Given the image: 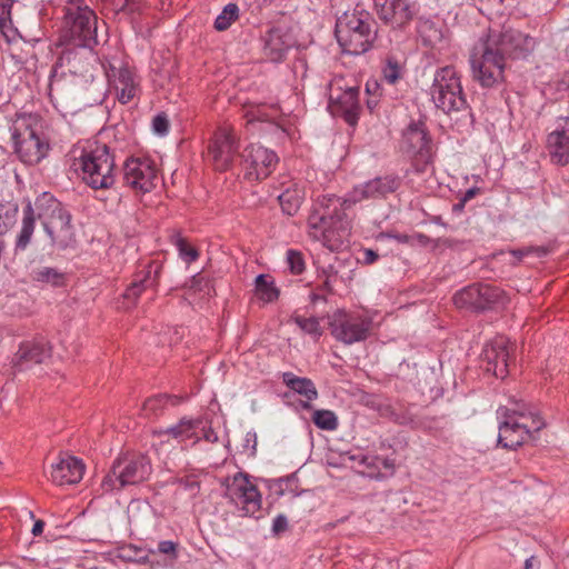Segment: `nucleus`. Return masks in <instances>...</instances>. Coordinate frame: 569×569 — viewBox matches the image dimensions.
I'll use <instances>...</instances> for the list:
<instances>
[{
  "label": "nucleus",
  "instance_id": "cd10ccee",
  "mask_svg": "<svg viewBox=\"0 0 569 569\" xmlns=\"http://www.w3.org/2000/svg\"><path fill=\"white\" fill-rule=\"evenodd\" d=\"M253 486L254 485L250 482L248 475L238 472L233 476L231 482L227 485L224 495L234 506L238 507L241 496L246 495L249 488H252Z\"/></svg>",
  "mask_w": 569,
  "mask_h": 569
},
{
  "label": "nucleus",
  "instance_id": "680f3d73",
  "mask_svg": "<svg viewBox=\"0 0 569 569\" xmlns=\"http://www.w3.org/2000/svg\"><path fill=\"white\" fill-rule=\"evenodd\" d=\"M525 569H539V561L536 557H530L525 562Z\"/></svg>",
  "mask_w": 569,
  "mask_h": 569
},
{
  "label": "nucleus",
  "instance_id": "4c0bfd02",
  "mask_svg": "<svg viewBox=\"0 0 569 569\" xmlns=\"http://www.w3.org/2000/svg\"><path fill=\"white\" fill-rule=\"evenodd\" d=\"M313 423L322 430H335L338 427L337 416L330 410H316L312 415Z\"/></svg>",
  "mask_w": 569,
  "mask_h": 569
},
{
  "label": "nucleus",
  "instance_id": "7c9ffc66",
  "mask_svg": "<svg viewBox=\"0 0 569 569\" xmlns=\"http://www.w3.org/2000/svg\"><path fill=\"white\" fill-rule=\"evenodd\" d=\"M200 425V421L182 418L177 425L169 427L164 430H160L159 435H169L180 441L190 439L194 436L196 429Z\"/></svg>",
  "mask_w": 569,
  "mask_h": 569
},
{
  "label": "nucleus",
  "instance_id": "dca6fc26",
  "mask_svg": "<svg viewBox=\"0 0 569 569\" xmlns=\"http://www.w3.org/2000/svg\"><path fill=\"white\" fill-rule=\"evenodd\" d=\"M162 271V264L158 261L149 262L144 269L134 274L133 281L122 295L123 308H131L137 305L141 293L148 289H156L159 277Z\"/></svg>",
  "mask_w": 569,
  "mask_h": 569
},
{
  "label": "nucleus",
  "instance_id": "f257e3e1",
  "mask_svg": "<svg viewBox=\"0 0 569 569\" xmlns=\"http://www.w3.org/2000/svg\"><path fill=\"white\" fill-rule=\"evenodd\" d=\"M536 39L519 30H489L481 37L470 54L472 77L485 88H492L505 80L507 58H527L536 48Z\"/></svg>",
  "mask_w": 569,
  "mask_h": 569
},
{
  "label": "nucleus",
  "instance_id": "58836bf2",
  "mask_svg": "<svg viewBox=\"0 0 569 569\" xmlns=\"http://www.w3.org/2000/svg\"><path fill=\"white\" fill-rule=\"evenodd\" d=\"M402 66L395 57H388L382 68L383 79L389 84H395L402 77Z\"/></svg>",
  "mask_w": 569,
  "mask_h": 569
},
{
  "label": "nucleus",
  "instance_id": "a18cd8bd",
  "mask_svg": "<svg viewBox=\"0 0 569 569\" xmlns=\"http://www.w3.org/2000/svg\"><path fill=\"white\" fill-rule=\"evenodd\" d=\"M178 251L180 257L187 262L190 263L198 258V251L190 247L186 239L179 237L176 241Z\"/></svg>",
  "mask_w": 569,
  "mask_h": 569
},
{
  "label": "nucleus",
  "instance_id": "72a5a7b5",
  "mask_svg": "<svg viewBox=\"0 0 569 569\" xmlns=\"http://www.w3.org/2000/svg\"><path fill=\"white\" fill-rule=\"evenodd\" d=\"M480 283L468 286L453 296V303L460 309L476 310L477 299L479 298Z\"/></svg>",
  "mask_w": 569,
  "mask_h": 569
},
{
  "label": "nucleus",
  "instance_id": "ddd939ff",
  "mask_svg": "<svg viewBox=\"0 0 569 569\" xmlns=\"http://www.w3.org/2000/svg\"><path fill=\"white\" fill-rule=\"evenodd\" d=\"M157 169L149 159L130 158L123 164L124 183L142 193L150 192L157 183Z\"/></svg>",
  "mask_w": 569,
  "mask_h": 569
},
{
  "label": "nucleus",
  "instance_id": "c03bdc74",
  "mask_svg": "<svg viewBox=\"0 0 569 569\" xmlns=\"http://www.w3.org/2000/svg\"><path fill=\"white\" fill-rule=\"evenodd\" d=\"M287 262H288L290 271L293 274H300L303 272L305 260H303L302 254L299 251L288 250L287 251Z\"/></svg>",
  "mask_w": 569,
  "mask_h": 569
},
{
  "label": "nucleus",
  "instance_id": "0eeeda50",
  "mask_svg": "<svg viewBox=\"0 0 569 569\" xmlns=\"http://www.w3.org/2000/svg\"><path fill=\"white\" fill-rule=\"evenodd\" d=\"M82 180L92 189H110L116 182L114 157L98 141L88 142L79 156Z\"/></svg>",
  "mask_w": 569,
  "mask_h": 569
},
{
  "label": "nucleus",
  "instance_id": "4be33fe9",
  "mask_svg": "<svg viewBox=\"0 0 569 569\" xmlns=\"http://www.w3.org/2000/svg\"><path fill=\"white\" fill-rule=\"evenodd\" d=\"M84 472V465L76 457L61 458L51 467V480L58 486L78 483Z\"/></svg>",
  "mask_w": 569,
  "mask_h": 569
},
{
  "label": "nucleus",
  "instance_id": "6e6552de",
  "mask_svg": "<svg viewBox=\"0 0 569 569\" xmlns=\"http://www.w3.org/2000/svg\"><path fill=\"white\" fill-rule=\"evenodd\" d=\"M152 472L150 459L144 455L127 456L117 459L104 476L101 488L104 492L136 486L149 479Z\"/></svg>",
  "mask_w": 569,
  "mask_h": 569
},
{
  "label": "nucleus",
  "instance_id": "09e8293b",
  "mask_svg": "<svg viewBox=\"0 0 569 569\" xmlns=\"http://www.w3.org/2000/svg\"><path fill=\"white\" fill-rule=\"evenodd\" d=\"M244 117L249 123H253L254 121L268 122L270 120V117L267 114L263 107H256L248 110Z\"/></svg>",
  "mask_w": 569,
  "mask_h": 569
},
{
  "label": "nucleus",
  "instance_id": "774afa93",
  "mask_svg": "<svg viewBox=\"0 0 569 569\" xmlns=\"http://www.w3.org/2000/svg\"><path fill=\"white\" fill-rule=\"evenodd\" d=\"M206 439L210 442H214L218 440L217 435L213 431H209L204 435Z\"/></svg>",
  "mask_w": 569,
  "mask_h": 569
},
{
  "label": "nucleus",
  "instance_id": "338daca9",
  "mask_svg": "<svg viewBox=\"0 0 569 569\" xmlns=\"http://www.w3.org/2000/svg\"><path fill=\"white\" fill-rule=\"evenodd\" d=\"M378 104V100H377V97H372V98H369L367 100V107L368 109H370L371 111L377 107Z\"/></svg>",
  "mask_w": 569,
  "mask_h": 569
},
{
  "label": "nucleus",
  "instance_id": "4d7b16f0",
  "mask_svg": "<svg viewBox=\"0 0 569 569\" xmlns=\"http://www.w3.org/2000/svg\"><path fill=\"white\" fill-rule=\"evenodd\" d=\"M529 252H536L538 257H543L548 253L547 249L545 248H536V249H525V250H516L512 253L517 256L519 259H521L523 256L528 254Z\"/></svg>",
  "mask_w": 569,
  "mask_h": 569
},
{
  "label": "nucleus",
  "instance_id": "603ef678",
  "mask_svg": "<svg viewBox=\"0 0 569 569\" xmlns=\"http://www.w3.org/2000/svg\"><path fill=\"white\" fill-rule=\"evenodd\" d=\"M288 529V519L284 515H278L272 522V532L280 535Z\"/></svg>",
  "mask_w": 569,
  "mask_h": 569
},
{
  "label": "nucleus",
  "instance_id": "ea45409f",
  "mask_svg": "<svg viewBox=\"0 0 569 569\" xmlns=\"http://www.w3.org/2000/svg\"><path fill=\"white\" fill-rule=\"evenodd\" d=\"M282 211L288 216H293L301 206V197L297 193L284 191L278 197Z\"/></svg>",
  "mask_w": 569,
  "mask_h": 569
},
{
  "label": "nucleus",
  "instance_id": "37998d69",
  "mask_svg": "<svg viewBox=\"0 0 569 569\" xmlns=\"http://www.w3.org/2000/svg\"><path fill=\"white\" fill-rule=\"evenodd\" d=\"M67 48L61 52L59 57V64L60 66H67L69 68V71L77 72V49L73 46H66Z\"/></svg>",
  "mask_w": 569,
  "mask_h": 569
},
{
  "label": "nucleus",
  "instance_id": "f03ea898",
  "mask_svg": "<svg viewBox=\"0 0 569 569\" xmlns=\"http://www.w3.org/2000/svg\"><path fill=\"white\" fill-rule=\"evenodd\" d=\"M346 208H349L346 198L335 194L319 197L308 217L309 236L321 241L331 251L337 250L351 229Z\"/></svg>",
  "mask_w": 569,
  "mask_h": 569
},
{
  "label": "nucleus",
  "instance_id": "1a4fd4ad",
  "mask_svg": "<svg viewBox=\"0 0 569 569\" xmlns=\"http://www.w3.org/2000/svg\"><path fill=\"white\" fill-rule=\"evenodd\" d=\"M430 94L435 106L447 114L467 109L460 77L452 67L436 71Z\"/></svg>",
  "mask_w": 569,
  "mask_h": 569
},
{
  "label": "nucleus",
  "instance_id": "c85d7f7f",
  "mask_svg": "<svg viewBox=\"0 0 569 569\" xmlns=\"http://www.w3.org/2000/svg\"><path fill=\"white\" fill-rule=\"evenodd\" d=\"M417 31L421 41L427 47H436L442 40L441 29L430 19H420Z\"/></svg>",
  "mask_w": 569,
  "mask_h": 569
},
{
  "label": "nucleus",
  "instance_id": "423d86ee",
  "mask_svg": "<svg viewBox=\"0 0 569 569\" xmlns=\"http://www.w3.org/2000/svg\"><path fill=\"white\" fill-rule=\"evenodd\" d=\"M34 210H38V220L49 236L52 246L66 249L74 242L71 214L51 193L43 192L38 196L34 201Z\"/></svg>",
  "mask_w": 569,
  "mask_h": 569
},
{
  "label": "nucleus",
  "instance_id": "69168bd1",
  "mask_svg": "<svg viewBox=\"0 0 569 569\" xmlns=\"http://www.w3.org/2000/svg\"><path fill=\"white\" fill-rule=\"evenodd\" d=\"M121 0H112V9L116 13H119V12H126L127 13V8H122L121 7Z\"/></svg>",
  "mask_w": 569,
  "mask_h": 569
},
{
  "label": "nucleus",
  "instance_id": "bf43d9fd",
  "mask_svg": "<svg viewBox=\"0 0 569 569\" xmlns=\"http://www.w3.org/2000/svg\"><path fill=\"white\" fill-rule=\"evenodd\" d=\"M379 89H380V86L376 80L368 81L366 84V92L369 96L377 97Z\"/></svg>",
  "mask_w": 569,
  "mask_h": 569
},
{
  "label": "nucleus",
  "instance_id": "5701e85b",
  "mask_svg": "<svg viewBox=\"0 0 569 569\" xmlns=\"http://www.w3.org/2000/svg\"><path fill=\"white\" fill-rule=\"evenodd\" d=\"M51 357V346L43 339L22 342L14 355V366L23 369L29 363H42Z\"/></svg>",
  "mask_w": 569,
  "mask_h": 569
},
{
  "label": "nucleus",
  "instance_id": "20e7f679",
  "mask_svg": "<svg viewBox=\"0 0 569 569\" xmlns=\"http://www.w3.org/2000/svg\"><path fill=\"white\" fill-rule=\"evenodd\" d=\"M497 413L501 418L498 443L507 449H517L545 427L539 413L518 402L515 408L500 407Z\"/></svg>",
  "mask_w": 569,
  "mask_h": 569
},
{
  "label": "nucleus",
  "instance_id": "b1692460",
  "mask_svg": "<svg viewBox=\"0 0 569 569\" xmlns=\"http://www.w3.org/2000/svg\"><path fill=\"white\" fill-rule=\"evenodd\" d=\"M116 98L122 104L129 103L139 91L137 76L128 68H121L113 82Z\"/></svg>",
  "mask_w": 569,
  "mask_h": 569
},
{
  "label": "nucleus",
  "instance_id": "39448f33",
  "mask_svg": "<svg viewBox=\"0 0 569 569\" xmlns=\"http://www.w3.org/2000/svg\"><path fill=\"white\" fill-rule=\"evenodd\" d=\"M41 128L40 117L32 113L19 114L13 123L11 138L14 153L26 164L39 163L49 151Z\"/></svg>",
  "mask_w": 569,
  "mask_h": 569
},
{
  "label": "nucleus",
  "instance_id": "f704fd0d",
  "mask_svg": "<svg viewBox=\"0 0 569 569\" xmlns=\"http://www.w3.org/2000/svg\"><path fill=\"white\" fill-rule=\"evenodd\" d=\"M261 507V495L258 488L253 486L249 488L246 495L241 496L238 508H240L246 516L254 515Z\"/></svg>",
  "mask_w": 569,
  "mask_h": 569
},
{
  "label": "nucleus",
  "instance_id": "bb28decb",
  "mask_svg": "<svg viewBox=\"0 0 569 569\" xmlns=\"http://www.w3.org/2000/svg\"><path fill=\"white\" fill-rule=\"evenodd\" d=\"M282 381L290 390L305 397L309 401L318 398L317 388L309 378L298 377L288 371L282 373Z\"/></svg>",
  "mask_w": 569,
  "mask_h": 569
},
{
  "label": "nucleus",
  "instance_id": "79ce46f5",
  "mask_svg": "<svg viewBox=\"0 0 569 569\" xmlns=\"http://www.w3.org/2000/svg\"><path fill=\"white\" fill-rule=\"evenodd\" d=\"M34 279L40 282L60 286L62 283L63 276L59 273L57 269L43 267L34 272Z\"/></svg>",
  "mask_w": 569,
  "mask_h": 569
},
{
  "label": "nucleus",
  "instance_id": "0e129e2a",
  "mask_svg": "<svg viewBox=\"0 0 569 569\" xmlns=\"http://www.w3.org/2000/svg\"><path fill=\"white\" fill-rule=\"evenodd\" d=\"M465 206H466V202L460 198V200L452 206V212L457 213V214L461 213Z\"/></svg>",
  "mask_w": 569,
  "mask_h": 569
},
{
  "label": "nucleus",
  "instance_id": "f3484780",
  "mask_svg": "<svg viewBox=\"0 0 569 569\" xmlns=\"http://www.w3.org/2000/svg\"><path fill=\"white\" fill-rule=\"evenodd\" d=\"M511 347L505 337H498L488 343L482 352L483 361L487 363L486 371L497 378H506L509 372Z\"/></svg>",
  "mask_w": 569,
  "mask_h": 569
},
{
  "label": "nucleus",
  "instance_id": "412c9836",
  "mask_svg": "<svg viewBox=\"0 0 569 569\" xmlns=\"http://www.w3.org/2000/svg\"><path fill=\"white\" fill-rule=\"evenodd\" d=\"M379 19L392 28H401L412 20L415 11L407 0H389L376 8Z\"/></svg>",
  "mask_w": 569,
  "mask_h": 569
},
{
  "label": "nucleus",
  "instance_id": "393cba45",
  "mask_svg": "<svg viewBox=\"0 0 569 569\" xmlns=\"http://www.w3.org/2000/svg\"><path fill=\"white\" fill-rule=\"evenodd\" d=\"M22 213L21 228L14 243L16 251H24L28 248L36 229V220L38 219V210H34V203L31 201L27 202Z\"/></svg>",
  "mask_w": 569,
  "mask_h": 569
},
{
  "label": "nucleus",
  "instance_id": "aec40b11",
  "mask_svg": "<svg viewBox=\"0 0 569 569\" xmlns=\"http://www.w3.org/2000/svg\"><path fill=\"white\" fill-rule=\"evenodd\" d=\"M430 143L431 139L423 122L412 121L403 130L402 149L408 153L419 154L422 159H427L430 156Z\"/></svg>",
  "mask_w": 569,
  "mask_h": 569
},
{
  "label": "nucleus",
  "instance_id": "7ed1b4c3",
  "mask_svg": "<svg viewBox=\"0 0 569 569\" xmlns=\"http://www.w3.org/2000/svg\"><path fill=\"white\" fill-rule=\"evenodd\" d=\"M373 26L371 14L359 7L339 17L335 33L342 51L353 56L367 52L376 38Z\"/></svg>",
  "mask_w": 569,
  "mask_h": 569
},
{
  "label": "nucleus",
  "instance_id": "6e6d98bb",
  "mask_svg": "<svg viewBox=\"0 0 569 569\" xmlns=\"http://www.w3.org/2000/svg\"><path fill=\"white\" fill-rule=\"evenodd\" d=\"M177 545L170 540L160 541L158 545L159 552L163 555L176 553Z\"/></svg>",
  "mask_w": 569,
  "mask_h": 569
},
{
  "label": "nucleus",
  "instance_id": "de8ad7c7",
  "mask_svg": "<svg viewBox=\"0 0 569 569\" xmlns=\"http://www.w3.org/2000/svg\"><path fill=\"white\" fill-rule=\"evenodd\" d=\"M13 0H0V29L11 22V8Z\"/></svg>",
  "mask_w": 569,
  "mask_h": 569
},
{
  "label": "nucleus",
  "instance_id": "f8f14e48",
  "mask_svg": "<svg viewBox=\"0 0 569 569\" xmlns=\"http://www.w3.org/2000/svg\"><path fill=\"white\" fill-rule=\"evenodd\" d=\"M372 320L363 317L339 313L330 322L332 336L345 345L366 340L371 331Z\"/></svg>",
  "mask_w": 569,
  "mask_h": 569
},
{
  "label": "nucleus",
  "instance_id": "9b49d317",
  "mask_svg": "<svg viewBox=\"0 0 569 569\" xmlns=\"http://www.w3.org/2000/svg\"><path fill=\"white\" fill-rule=\"evenodd\" d=\"M400 186L401 179L396 174L376 177L355 186L347 194L346 201L348 207H351L365 200L385 199L388 194L396 192Z\"/></svg>",
  "mask_w": 569,
  "mask_h": 569
},
{
  "label": "nucleus",
  "instance_id": "c756f323",
  "mask_svg": "<svg viewBox=\"0 0 569 569\" xmlns=\"http://www.w3.org/2000/svg\"><path fill=\"white\" fill-rule=\"evenodd\" d=\"M254 291L257 297L263 302H273L280 293L272 277L263 273L256 277Z\"/></svg>",
  "mask_w": 569,
  "mask_h": 569
},
{
  "label": "nucleus",
  "instance_id": "c9c22d12",
  "mask_svg": "<svg viewBox=\"0 0 569 569\" xmlns=\"http://www.w3.org/2000/svg\"><path fill=\"white\" fill-rule=\"evenodd\" d=\"M239 18V7L236 3H228L216 18L214 29L218 31L228 30Z\"/></svg>",
  "mask_w": 569,
  "mask_h": 569
},
{
  "label": "nucleus",
  "instance_id": "e433bc0d",
  "mask_svg": "<svg viewBox=\"0 0 569 569\" xmlns=\"http://www.w3.org/2000/svg\"><path fill=\"white\" fill-rule=\"evenodd\" d=\"M18 206L14 203H0V236L7 233L16 223Z\"/></svg>",
  "mask_w": 569,
  "mask_h": 569
},
{
  "label": "nucleus",
  "instance_id": "2f4dec72",
  "mask_svg": "<svg viewBox=\"0 0 569 569\" xmlns=\"http://www.w3.org/2000/svg\"><path fill=\"white\" fill-rule=\"evenodd\" d=\"M503 293L499 288L490 284L480 283L479 298L477 299L476 311L492 308L495 305L502 302Z\"/></svg>",
  "mask_w": 569,
  "mask_h": 569
},
{
  "label": "nucleus",
  "instance_id": "a878e982",
  "mask_svg": "<svg viewBox=\"0 0 569 569\" xmlns=\"http://www.w3.org/2000/svg\"><path fill=\"white\" fill-rule=\"evenodd\" d=\"M290 48L280 30H270L264 39L263 54L271 62H280L286 58Z\"/></svg>",
  "mask_w": 569,
  "mask_h": 569
},
{
  "label": "nucleus",
  "instance_id": "e2e57ef3",
  "mask_svg": "<svg viewBox=\"0 0 569 569\" xmlns=\"http://www.w3.org/2000/svg\"><path fill=\"white\" fill-rule=\"evenodd\" d=\"M479 192V189L478 188H470L468 189L463 196L461 197V199L467 203V201H469L470 199H472L477 193Z\"/></svg>",
  "mask_w": 569,
  "mask_h": 569
},
{
  "label": "nucleus",
  "instance_id": "3c124183",
  "mask_svg": "<svg viewBox=\"0 0 569 569\" xmlns=\"http://www.w3.org/2000/svg\"><path fill=\"white\" fill-rule=\"evenodd\" d=\"M84 8H90L86 0H66L64 13L79 12Z\"/></svg>",
  "mask_w": 569,
  "mask_h": 569
},
{
  "label": "nucleus",
  "instance_id": "8fccbe9b",
  "mask_svg": "<svg viewBox=\"0 0 569 569\" xmlns=\"http://www.w3.org/2000/svg\"><path fill=\"white\" fill-rule=\"evenodd\" d=\"M243 451L248 452L249 457H254L257 452V433L254 431H248L244 436V442L242 445Z\"/></svg>",
  "mask_w": 569,
  "mask_h": 569
},
{
  "label": "nucleus",
  "instance_id": "052dcab7",
  "mask_svg": "<svg viewBox=\"0 0 569 569\" xmlns=\"http://www.w3.org/2000/svg\"><path fill=\"white\" fill-rule=\"evenodd\" d=\"M43 528H44V521H42V520H37V521L34 522L33 527H32L31 532H32V535H33V536H39V535H41V533H42Z\"/></svg>",
  "mask_w": 569,
  "mask_h": 569
},
{
  "label": "nucleus",
  "instance_id": "4468645a",
  "mask_svg": "<svg viewBox=\"0 0 569 569\" xmlns=\"http://www.w3.org/2000/svg\"><path fill=\"white\" fill-rule=\"evenodd\" d=\"M246 177L249 180H262L267 178L278 162L277 154L259 144L247 147L242 154Z\"/></svg>",
  "mask_w": 569,
  "mask_h": 569
},
{
  "label": "nucleus",
  "instance_id": "a211bd4d",
  "mask_svg": "<svg viewBox=\"0 0 569 569\" xmlns=\"http://www.w3.org/2000/svg\"><path fill=\"white\" fill-rule=\"evenodd\" d=\"M359 89L357 87H348L342 91L330 89L329 101L333 113H337L351 126L356 124L359 112Z\"/></svg>",
  "mask_w": 569,
  "mask_h": 569
},
{
  "label": "nucleus",
  "instance_id": "6ab92c4d",
  "mask_svg": "<svg viewBox=\"0 0 569 569\" xmlns=\"http://www.w3.org/2000/svg\"><path fill=\"white\" fill-rule=\"evenodd\" d=\"M547 150L552 163H569V117L560 118L556 129L548 134Z\"/></svg>",
  "mask_w": 569,
  "mask_h": 569
},
{
  "label": "nucleus",
  "instance_id": "2eb2a0df",
  "mask_svg": "<svg viewBox=\"0 0 569 569\" xmlns=\"http://www.w3.org/2000/svg\"><path fill=\"white\" fill-rule=\"evenodd\" d=\"M238 152V142L231 128H219L209 146V153L218 170H227Z\"/></svg>",
  "mask_w": 569,
  "mask_h": 569
},
{
  "label": "nucleus",
  "instance_id": "473e14b6",
  "mask_svg": "<svg viewBox=\"0 0 569 569\" xmlns=\"http://www.w3.org/2000/svg\"><path fill=\"white\" fill-rule=\"evenodd\" d=\"M181 400L182 398L178 396L158 395L149 398L143 403V411L146 412V415L158 416L164 410V408L168 405L177 406L178 403H180Z\"/></svg>",
  "mask_w": 569,
  "mask_h": 569
},
{
  "label": "nucleus",
  "instance_id": "864d4df0",
  "mask_svg": "<svg viewBox=\"0 0 569 569\" xmlns=\"http://www.w3.org/2000/svg\"><path fill=\"white\" fill-rule=\"evenodd\" d=\"M295 482L293 477H287L286 479H279L278 480V487L277 493L280 496H283L286 491H291L293 493V497L298 496V493H295L291 488H289Z\"/></svg>",
  "mask_w": 569,
  "mask_h": 569
},
{
  "label": "nucleus",
  "instance_id": "49530a36",
  "mask_svg": "<svg viewBox=\"0 0 569 569\" xmlns=\"http://www.w3.org/2000/svg\"><path fill=\"white\" fill-rule=\"evenodd\" d=\"M170 122L164 112L156 114L152 119V130L156 134L163 137L168 134Z\"/></svg>",
  "mask_w": 569,
  "mask_h": 569
},
{
  "label": "nucleus",
  "instance_id": "a19ab883",
  "mask_svg": "<svg viewBox=\"0 0 569 569\" xmlns=\"http://www.w3.org/2000/svg\"><path fill=\"white\" fill-rule=\"evenodd\" d=\"M292 321L306 333L320 337L322 330L319 320L315 317L305 318L302 316H293Z\"/></svg>",
  "mask_w": 569,
  "mask_h": 569
},
{
  "label": "nucleus",
  "instance_id": "9d476101",
  "mask_svg": "<svg viewBox=\"0 0 569 569\" xmlns=\"http://www.w3.org/2000/svg\"><path fill=\"white\" fill-rule=\"evenodd\" d=\"M98 18L91 8H84L79 12L64 13L61 43L92 50L98 44L97 39Z\"/></svg>",
  "mask_w": 569,
  "mask_h": 569
},
{
  "label": "nucleus",
  "instance_id": "13d9d810",
  "mask_svg": "<svg viewBox=\"0 0 569 569\" xmlns=\"http://www.w3.org/2000/svg\"><path fill=\"white\" fill-rule=\"evenodd\" d=\"M378 257H379L378 253L375 250H372V249H365L363 250V258L362 259H363V262L366 264L373 263L375 261H377Z\"/></svg>",
  "mask_w": 569,
  "mask_h": 569
},
{
  "label": "nucleus",
  "instance_id": "5fc2aeb1",
  "mask_svg": "<svg viewBox=\"0 0 569 569\" xmlns=\"http://www.w3.org/2000/svg\"><path fill=\"white\" fill-rule=\"evenodd\" d=\"M121 7L127 8V13L132 14L141 9V0H121Z\"/></svg>",
  "mask_w": 569,
  "mask_h": 569
}]
</instances>
